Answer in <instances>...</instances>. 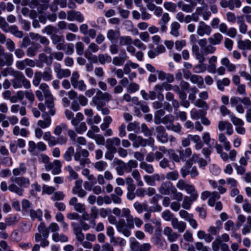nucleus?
Here are the masks:
<instances>
[{"label":"nucleus","instance_id":"obj_1","mask_svg":"<svg viewBox=\"0 0 251 251\" xmlns=\"http://www.w3.org/2000/svg\"><path fill=\"white\" fill-rule=\"evenodd\" d=\"M15 78L12 81V85L15 89L21 88L23 86L25 89H29L31 84L25 75L20 72H16Z\"/></svg>","mask_w":251,"mask_h":251},{"label":"nucleus","instance_id":"obj_2","mask_svg":"<svg viewBox=\"0 0 251 251\" xmlns=\"http://www.w3.org/2000/svg\"><path fill=\"white\" fill-rule=\"evenodd\" d=\"M38 106L41 111L45 112L48 115L53 116L55 113L53 97L45 99V104L40 102Z\"/></svg>","mask_w":251,"mask_h":251},{"label":"nucleus","instance_id":"obj_3","mask_svg":"<svg viewBox=\"0 0 251 251\" xmlns=\"http://www.w3.org/2000/svg\"><path fill=\"white\" fill-rule=\"evenodd\" d=\"M89 155V153L87 150L82 149L75 153L74 159L79 162L81 168H82L90 162L89 159L88 158Z\"/></svg>","mask_w":251,"mask_h":251},{"label":"nucleus","instance_id":"obj_4","mask_svg":"<svg viewBox=\"0 0 251 251\" xmlns=\"http://www.w3.org/2000/svg\"><path fill=\"white\" fill-rule=\"evenodd\" d=\"M13 63L12 54L5 51L2 46H0V66H10Z\"/></svg>","mask_w":251,"mask_h":251},{"label":"nucleus","instance_id":"obj_5","mask_svg":"<svg viewBox=\"0 0 251 251\" xmlns=\"http://www.w3.org/2000/svg\"><path fill=\"white\" fill-rule=\"evenodd\" d=\"M79 75L77 71L73 73L71 77V82L73 87L75 89H78L81 91H85L86 85L83 80H79Z\"/></svg>","mask_w":251,"mask_h":251},{"label":"nucleus","instance_id":"obj_6","mask_svg":"<svg viewBox=\"0 0 251 251\" xmlns=\"http://www.w3.org/2000/svg\"><path fill=\"white\" fill-rule=\"evenodd\" d=\"M167 150L164 146L159 148V151L155 152H150L146 155V160L148 162H152L154 160H159L162 158Z\"/></svg>","mask_w":251,"mask_h":251},{"label":"nucleus","instance_id":"obj_7","mask_svg":"<svg viewBox=\"0 0 251 251\" xmlns=\"http://www.w3.org/2000/svg\"><path fill=\"white\" fill-rule=\"evenodd\" d=\"M131 244L130 245L132 250L134 251H150L152 246L150 243H147L140 244L135 238L130 239Z\"/></svg>","mask_w":251,"mask_h":251},{"label":"nucleus","instance_id":"obj_8","mask_svg":"<svg viewBox=\"0 0 251 251\" xmlns=\"http://www.w3.org/2000/svg\"><path fill=\"white\" fill-rule=\"evenodd\" d=\"M212 32V29L209 25H207L204 22L201 21L199 22L197 29V33L200 36L204 35L209 36Z\"/></svg>","mask_w":251,"mask_h":251},{"label":"nucleus","instance_id":"obj_9","mask_svg":"<svg viewBox=\"0 0 251 251\" xmlns=\"http://www.w3.org/2000/svg\"><path fill=\"white\" fill-rule=\"evenodd\" d=\"M116 228L117 230L122 233L126 237H129L131 235L130 229L132 228H130L128 224H126L125 221L124 219H120L119 220L117 224Z\"/></svg>","mask_w":251,"mask_h":251},{"label":"nucleus","instance_id":"obj_10","mask_svg":"<svg viewBox=\"0 0 251 251\" xmlns=\"http://www.w3.org/2000/svg\"><path fill=\"white\" fill-rule=\"evenodd\" d=\"M189 194H190V196H184L181 204L182 207L187 210L191 208L192 203L196 201L198 197V194L197 191L194 193H189Z\"/></svg>","mask_w":251,"mask_h":251},{"label":"nucleus","instance_id":"obj_11","mask_svg":"<svg viewBox=\"0 0 251 251\" xmlns=\"http://www.w3.org/2000/svg\"><path fill=\"white\" fill-rule=\"evenodd\" d=\"M156 138L162 143H166L168 141V135L166 132L165 127L162 126H157L155 128Z\"/></svg>","mask_w":251,"mask_h":251},{"label":"nucleus","instance_id":"obj_12","mask_svg":"<svg viewBox=\"0 0 251 251\" xmlns=\"http://www.w3.org/2000/svg\"><path fill=\"white\" fill-rule=\"evenodd\" d=\"M163 234L170 242H175L178 238L179 235L170 226H165L163 230Z\"/></svg>","mask_w":251,"mask_h":251},{"label":"nucleus","instance_id":"obj_13","mask_svg":"<svg viewBox=\"0 0 251 251\" xmlns=\"http://www.w3.org/2000/svg\"><path fill=\"white\" fill-rule=\"evenodd\" d=\"M176 186L180 190H185L188 194L197 191L194 185L187 183L183 179L178 180Z\"/></svg>","mask_w":251,"mask_h":251},{"label":"nucleus","instance_id":"obj_14","mask_svg":"<svg viewBox=\"0 0 251 251\" xmlns=\"http://www.w3.org/2000/svg\"><path fill=\"white\" fill-rule=\"evenodd\" d=\"M67 19L69 21H76L79 23H82L84 21V17L82 14L75 10H70L67 12Z\"/></svg>","mask_w":251,"mask_h":251},{"label":"nucleus","instance_id":"obj_15","mask_svg":"<svg viewBox=\"0 0 251 251\" xmlns=\"http://www.w3.org/2000/svg\"><path fill=\"white\" fill-rule=\"evenodd\" d=\"M113 163L116 166L115 169L118 175L123 176L125 172L126 173V164L123 160L115 158Z\"/></svg>","mask_w":251,"mask_h":251},{"label":"nucleus","instance_id":"obj_16","mask_svg":"<svg viewBox=\"0 0 251 251\" xmlns=\"http://www.w3.org/2000/svg\"><path fill=\"white\" fill-rule=\"evenodd\" d=\"M35 65V61L29 58H25L22 60H18L16 62L17 68L20 70H23L26 69V66L34 67Z\"/></svg>","mask_w":251,"mask_h":251},{"label":"nucleus","instance_id":"obj_17","mask_svg":"<svg viewBox=\"0 0 251 251\" xmlns=\"http://www.w3.org/2000/svg\"><path fill=\"white\" fill-rule=\"evenodd\" d=\"M127 58V54L125 50L121 51L118 56L114 57L112 59L113 65L117 66H121L124 65Z\"/></svg>","mask_w":251,"mask_h":251},{"label":"nucleus","instance_id":"obj_18","mask_svg":"<svg viewBox=\"0 0 251 251\" xmlns=\"http://www.w3.org/2000/svg\"><path fill=\"white\" fill-rule=\"evenodd\" d=\"M74 232L76 238L78 241L82 242L84 239V235L81 230L80 226L79 223L76 222H73L71 224Z\"/></svg>","mask_w":251,"mask_h":251},{"label":"nucleus","instance_id":"obj_19","mask_svg":"<svg viewBox=\"0 0 251 251\" xmlns=\"http://www.w3.org/2000/svg\"><path fill=\"white\" fill-rule=\"evenodd\" d=\"M171 225L174 229L177 230L179 233L183 232L186 228V224L183 221H178L176 218L172 220Z\"/></svg>","mask_w":251,"mask_h":251},{"label":"nucleus","instance_id":"obj_20","mask_svg":"<svg viewBox=\"0 0 251 251\" xmlns=\"http://www.w3.org/2000/svg\"><path fill=\"white\" fill-rule=\"evenodd\" d=\"M42 117L43 120H39L37 123L38 127L45 129L50 126L51 124L50 117L48 114H43Z\"/></svg>","mask_w":251,"mask_h":251},{"label":"nucleus","instance_id":"obj_21","mask_svg":"<svg viewBox=\"0 0 251 251\" xmlns=\"http://www.w3.org/2000/svg\"><path fill=\"white\" fill-rule=\"evenodd\" d=\"M172 186L170 182H163L158 188V191L162 195H169L171 193Z\"/></svg>","mask_w":251,"mask_h":251},{"label":"nucleus","instance_id":"obj_22","mask_svg":"<svg viewBox=\"0 0 251 251\" xmlns=\"http://www.w3.org/2000/svg\"><path fill=\"white\" fill-rule=\"evenodd\" d=\"M170 17L168 13L162 14L161 19L159 21L158 24L160 26V30L162 32H166L167 29L166 24L169 22Z\"/></svg>","mask_w":251,"mask_h":251},{"label":"nucleus","instance_id":"obj_23","mask_svg":"<svg viewBox=\"0 0 251 251\" xmlns=\"http://www.w3.org/2000/svg\"><path fill=\"white\" fill-rule=\"evenodd\" d=\"M192 51L199 62H204L205 61V58L203 57L202 51H200V48L198 45L196 44L192 45Z\"/></svg>","mask_w":251,"mask_h":251},{"label":"nucleus","instance_id":"obj_24","mask_svg":"<svg viewBox=\"0 0 251 251\" xmlns=\"http://www.w3.org/2000/svg\"><path fill=\"white\" fill-rule=\"evenodd\" d=\"M179 153L180 159L182 161H186L187 159L189 158L192 155V150L190 148H186L185 149L180 147L177 151Z\"/></svg>","mask_w":251,"mask_h":251},{"label":"nucleus","instance_id":"obj_25","mask_svg":"<svg viewBox=\"0 0 251 251\" xmlns=\"http://www.w3.org/2000/svg\"><path fill=\"white\" fill-rule=\"evenodd\" d=\"M196 5V2H192L191 4L184 3L182 1H179L177 2L178 7L180 8L182 11L186 13L192 12Z\"/></svg>","mask_w":251,"mask_h":251},{"label":"nucleus","instance_id":"obj_26","mask_svg":"<svg viewBox=\"0 0 251 251\" xmlns=\"http://www.w3.org/2000/svg\"><path fill=\"white\" fill-rule=\"evenodd\" d=\"M206 114V110L202 109H197L195 108L192 109L190 111L191 118L193 120L201 119L203 116Z\"/></svg>","mask_w":251,"mask_h":251},{"label":"nucleus","instance_id":"obj_27","mask_svg":"<svg viewBox=\"0 0 251 251\" xmlns=\"http://www.w3.org/2000/svg\"><path fill=\"white\" fill-rule=\"evenodd\" d=\"M197 11L202 16L204 21H207L211 15V12L208 10L207 6L206 4L202 7H197Z\"/></svg>","mask_w":251,"mask_h":251},{"label":"nucleus","instance_id":"obj_28","mask_svg":"<svg viewBox=\"0 0 251 251\" xmlns=\"http://www.w3.org/2000/svg\"><path fill=\"white\" fill-rule=\"evenodd\" d=\"M127 224L130 228H132V229H133L134 228V226H135L138 228L140 227L143 224V221L139 217H134L132 216V217L127 222Z\"/></svg>","mask_w":251,"mask_h":251},{"label":"nucleus","instance_id":"obj_29","mask_svg":"<svg viewBox=\"0 0 251 251\" xmlns=\"http://www.w3.org/2000/svg\"><path fill=\"white\" fill-rule=\"evenodd\" d=\"M11 112L12 113H17L19 111L21 116H25L26 114V110L25 106H21L18 104H14L11 106Z\"/></svg>","mask_w":251,"mask_h":251},{"label":"nucleus","instance_id":"obj_30","mask_svg":"<svg viewBox=\"0 0 251 251\" xmlns=\"http://www.w3.org/2000/svg\"><path fill=\"white\" fill-rule=\"evenodd\" d=\"M223 39V35L220 33L214 34L208 39L209 43L213 45H219Z\"/></svg>","mask_w":251,"mask_h":251},{"label":"nucleus","instance_id":"obj_31","mask_svg":"<svg viewBox=\"0 0 251 251\" xmlns=\"http://www.w3.org/2000/svg\"><path fill=\"white\" fill-rule=\"evenodd\" d=\"M120 33L119 30H114L113 29H109L107 33V38L111 41L113 42L119 39L120 37Z\"/></svg>","mask_w":251,"mask_h":251},{"label":"nucleus","instance_id":"obj_32","mask_svg":"<svg viewBox=\"0 0 251 251\" xmlns=\"http://www.w3.org/2000/svg\"><path fill=\"white\" fill-rule=\"evenodd\" d=\"M120 143L121 140L118 137L108 138L106 140V147L117 150L115 146H119L120 145Z\"/></svg>","mask_w":251,"mask_h":251},{"label":"nucleus","instance_id":"obj_33","mask_svg":"<svg viewBox=\"0 0 251 251\" xmlns=\"http://www.w3.org/2000/svg\"><path fill=\"white\" fill-rule=\"evenodd\" d=\"M237 23L239 25V29L240 33L246 34L248 30V26L245 24L243 17L242 16H238L237 17Z\"/></svg>","mask_w":251,"mask_h":251},{"label":"nucleus","instance_id":"obj_34","mask_svg":"<svg viewBox=\"0 0 251 251\" xmlns=\"http://www.w3.org/2000/svg\"><path fill=\"white\" fill-rule=\"evenodd\" d=\"M92 101L96 106L98 110H100V109L105 105L104 102L100 99L97 92L96 95L93 97Z\"/></svg>","mask_w":251,"mask_h":251},{"label":"nucleus","instance_id":"obj_35","mask_svg":"<svg viewBox=\"0 0 251 251\" xmlns=\"http://www.w3.org/2000/svg\"><path fill=\"white\" fill-rule=\"evenodd\" d=\"M222 65L226 67L227 71L229 72H234L236 69V66L231 63L227 57H224L221 60Z\"/></svg>","mask_w":251,"mask_h":251},{"label":"nucleus","instance_id":"obj_36","mask_svg":"<svg viewBox=\"0 0 251 251\" xmlns=\"http://www.w3.org/2000/svg\"><path fill=\"white\" fill-rule=\"evenodd\" d=\"M238 49L242 50H249L251 46V41L249 39L239 40L237 42Z\"/></svg>","mask_w":251,"mask_h":251},{"label":"nucleus","instance_id":"obj_37","mask_svg":"<svg viewBox=\"0 0 251 251\" xmlns=\"http://www.w3.org/2000/svg\"><path fill=\"white\" fill-rule=\"evenodd\" d=\"M218 140L220 143L223 144L224 148L226 151H228L230 150L231 148L230 143L227 140L226 137L224 134L222 133H220L218 135Z\"/></svg>","mask_w":251,"mask_h":251},{"label":"nucleus","instance_id":"obj_38","mask_svg":"<svg viewBox=\"0 0 251 251\" xmlns=\"http://www.w3.org/2000/svg\"><path fill=\"white\" fill-rule=\"evenodd\" d=\"M15 183L19 186L28 187L30 184V181L28 178L21 176L16 177L15 179Z\"/></svg>","mask_w":251,"mask_h":251},{"label":"nucleus","instance_id":"obj_39","mask_svg":"<svg viewBox=\"0 0 251 251\" xmlns=\"http://www.w3.org/2000/svg\"><path fill=\"white\" fill-rule=\"evenodd\" d=\"M39 85V89L40 91L43 93L45 99L53 97L51 94V92L49 89V86L48 85V84L45 83H42Z\"/></svg>","mask_w":251,"mask_h":251},{"label":"nucleus","instance_id":"obj_40","mask_svg":"<svg viewBox=\"0 0 251 251\" xmlns=\"http://www.w3.org/2000/svg\"><path fill=\"white\" fill-rule=\"evenodd\" d=\"M180 25L177 22H173L171 25L170 34L175 36L178 37L179 35V29Z\"/></svg>","mask_w":251,"mask_h":251},{"label":"nucleus","instance_id":"obj_41","mask_svg":"<svg viewBox=\"0 0 251 251\" xmlns=\"http://www.w3.org/2000/svg\"><path fill=\"white\" fill-rule=\"evenodd\" d=\"M29 215L33 220L37 219L39 221H41L42 220L43 213L40 209L37 210L30 209L29 211Z\"/></svg>","mask_w":251,"mask_h":251},{"label":"nucleus","instance_id":"obj_42","mask_svg":"<svg viewBox=\"0 0 251 251\" xmlns=\"http://www.w3.org/2000/svg\"><path fill=\"white\" fill-rule=\"evenodd\" d=\"M140 168L144 170L148 174H152L154 169L153 168V166L151 164H148L147 162L145 161H142L140 163Z\"/></svg>","mask_w":251,"mask_h":251},{"label":"nucleus","instance_id":"obj_43","mask_svg":"<svg viewBox=\"0 0 251 251\" xmlns=\"http://www.w3.org/2000/svg\"><path fill=\"white\" fill-rule=\"evenodd\" d=\"M147 139H144L142 137L138 136L135 142L132 143V146L134 148H138L140 146L145 147L147 145Z\"/></svg>","mask_w":251,"mask_h":251},{"label":"nucleus","instance_id":"obj_44","mask_svg":"<svg viewBox=\"0 0 251 251\" xmlns=\"http://www.w3.org/2000/svg\"><path fill=\"white\" fill-rule=\"evenodd\" d=\"M173 197V199L176 201H180L183 199V194L182 193L177 191V189L175 186L172 187L171 193Z\"/></svg>","mask_w":251,"mask_h":251},{"label":"nucleus","instance_id":"obj_45","mask_svg":"<svg viewBox=\"0 0 251 251\" xmlns=\"http://www.w3.org/2000/svg\"><path fill=\"white\" fill-rule=\"evenodd\" d=\"M119 44L121 46H127L132 43V39L129 36H120Z\"/></svg>","mask_w":251,"mask_h":251},{"label":"nucleus","instance_id":"obj_46","mask_svg":"<svg viewBox=\"0 0 251 251\" xmlns=\"http://www.w3.org/2000/svg\"><path fill=\"white\" fill-rule=\"evenodd\" d=\"M39 233L42 234L45 238H47L49 235V227L47 228L43 223H41L38 226Z\"/></svg>","mask_w":251,"mask_h":251},{"label":"nucleus","instance_id":"obj_47","mask_svg":"<svg viewBox=\"0 0 251 251\" xmlns=\"http://www.w3.org/2000/svg\"><path fill=\"white\" fill-rule=\"evenodd\" d=\"M165 114V111L160 109L157 110L154 113V122L156 125L161 124V120Z\"/></svg>","mask_w":251,"mask_h":251},{"label":"nucleus","instance_id":"obj_48","mask_svg":"<svg viewBox=\"0 0 251 251\" xmlns=\"http://www.w3.org/2000/svg\"><path fill=\"white\" fill-rule=\"evenodd\" d=\"M194 105L195 106L202 108V110H207L209 108L208 104L203 100L199 99L194 102Z\"/></svg>","mask_w":251,"mask_h":251},{"label":"nucleus","instance_id":"obj_49","mask_svg":"<svg viewBox=\"0 0 251 251\" xmlns=\"http://www.w3.org/2000/svg\"><path fill=\"white\" fill-rule=\"evenodd\" d=\"M216 50V48L214 47L213 45L209 44L206 45L204 48L202 49V53L203 54V57L209 54L214 53Z\"/></svg>","mask_w":251,"mask_h":251},{"label":"nucleus","instance_id":"obj_50","mask_svg":"<svg viewBox=\"0 0 251 251\" xmlns=\"http://www.w3.org/2000/svg\"><path fill=\"white\" fill-rule=\"evenodd\" d=\"M220 198V195L218 192L214 191L211 192V196L208 200V203L211 206H213L215 204V201Z\"/></svg>","mask_w":251,"mask_h":251},{"label":"nucleus","instance_id":"obj_51","mask_svg":"<svg viewBox=\"0 0 251 251\" xmlns=\"http://www.w3.org/2000/svg\"><path fill=\"white\" fill-rule=\"evenodd\" d=\"M53 167L52 173L53 175H57L60 173L61 171L62 164L60 161L58 160H55L52 162Z\"/></svg>","mask_w":251,"mask_h":251},{"label":"nucleus","instance_id":"obj_52","mask_svg":"<svg viewBox=\"0 0 251 251\" xmlns=\"http://www.w3.org/2000/svg\"><path fill=\"white\" fill-rule=\"evenodd\" d=\"M52 239L55 242H67L68 240V237L63 234H59L58 232L53 233L52 235Z\"/></svg>","mask_w":251,"mask_h":251},{"label":"nucleus","instance_id":"obj_53","mask_svg":"<svg viewBox=\"0 0 251 251\" xmlns=\"http://www.w3.org/2000/svg\"><path fill=\"white\" fill-rule=\"evenodd\" d=\"M8 189L11 192L15 193L19 196H22L24 192V190L20 186H18L13 183L9 185Z\"/></svg>","mask_w":251,"mask_h":251},{"label":"nucleus","instance_id":"obj_54","mask_svg":"<svg viewBox=\"0 0 251 251\" xmlns=\"http://www.w3.org/2000/svg\"><path fill=\"white\" fill-rule=\"evenodd\" d=\"M126 173H130L132 169L136 168L138 166V162L135 160L131 159L128 161L127 163H126Z\"/></svg>","mask_w":251,"mask_h":251},{"label":"nucleus","instance_id":"obj_55","mask_svg":"<svg viewBox=\"0 0 251 251\" xmlns=\"http://www.w3.org/2000/svg\"><path fill=\"white\" fill-rule=\"evenodd\" d=\"M65 170L69 173V176L68 177L69 180H72L73 179H76L78 177L77 173L73 169V168L70 166H67L65 168Z\"/></svg>","mask_w":251,"mask_h":251},{"label":"nucleus","instance_id":"obj_56","mask_svg":"<svg viewBox=\"0 0 251 251\" xmlns=\"http://www.w3.org/2000/svg\"><path fill=\"white\" fill-rule=\"evenodd\" d=\"M42 78L45 81H49L52 79L53 75L52 74V71L50 68L46 69L43 72H42Z\"/></svg>","mask_w":251,"mask_h":251},{"label":"nucleus","instance_id":"obj_57","mask_svg":"<svg viewBox=\"0 0 251 251\" xmlns=\"http://www.w3.org/2000/svg\"><path fill=\"white\" fill-rule=\"evenodd\" d=\"M191 166V161H187L186 165L183 166L180 169V173L182 176L185 178L188 174H189L190 169Z\"/></svg>","mask_w":251,"mask_h":251},{"label":"nucleus","instance_id":"obj_58","mask_svg":"<svg viewBox=\"0 0 251 251\" xmlns=\"http://www.w3.org/2000/svg\"><path fill=\"white\" fill-rule=\"evenodd\" d=\"M217 226H211L208 229V232L211 235H217L219 233L220 230L222 228V224L221 221L217 222Z\"/></svg>","mask_w":251,"mask_h":251},{"label":"nucleus","instance_id":"obj_59","mask_svg":"<svg viewBox=\"0 0 251 251\" xmlns=\"http://www.w3.org/2000/svg\"><path fill=\"white\" fill-rule=\"evenodd\" d=\"M190 81L195 84H197L198 86L200 88L203 84V78L200 75H193L190 77Z\"/></svg>","mask_w":251,"mask_h":251},{"label":"nucleus","instance_id":"obj_60","mask_svg":"<svg viewBox=\"0 0 251 251\" xmlns=\"http://www.w3.org/2000/svg\"><path fill=\"white\" fill-rule=\"evenodd\" d=\"M230 80L228 78H224L222 80H218L217 81L218 88L222 91L224 90V86H228Z\"/></svg>","mask_w":251,"mask_h":251},{"label":"nucleus","instance_id":"obj_61","mask_svg":"<svg viewBox=\"0 0 251 251\" xmlns=\"http://www.w3.org/2000/svg\"><path fill=\"white\" fill-rule=\"evenodd\" d=\"M98 60L101 64H104L106 63L111 62L112 58L107 54H100L98 55Z\"/></svg>","mask_w":251,"mask_h":251},{"label":"nucleus","instance_id":"obj_62","mask_svg":"<svg viewBox=\"0 0 251 251\" xmlns=\"http://www.w3.org/2000/svg\"><path fill=\"white\" fill-rule=\"evenodd\" d=\"M162 218L166 221H171L174 219V214L169 210H164L161 214Z\"/></svg>","mask_w":251,"mask_h":251},{"label":"nucleus","instance_id":"obj_63","mask_svg":"<svg viewBox=\"0 0 251 251\" xmlns=\"http://www.w3.org/2000/svg\"><path fill=\"white\" fill-rule=\"evenodd\" d=\"M99 50V47L98 45L95 44V43H91L89 44L88 46L87 50H85L84 52V54H86L87 52L91 53L92 54V53H96Z\"/></svg>","mask_w":251,"mask_h":251},{"label":"nucleus","instance_id":"obj_64","mask_svg":"<svg viewBox=\"0 0 251 251\" xmlns=\"http://www.w3.org/2000/svg\"><path fill=\"white\" fill-rule=\"evenodd\" d=\"M247 225L244 226L242 229L243 234L246 235L250 232L251 230V216H249L247 217Z\"/></svg>","mask_w":251,"mask_h":251}]
</instances>
